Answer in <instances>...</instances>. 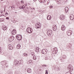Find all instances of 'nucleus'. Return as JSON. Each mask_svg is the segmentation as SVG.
Returning <instances> with one entry per match:
<instances>
[{"mask_svg": "<svg viewBox=\"0 0 74 74\" xmlns=\"http://www.w3.org/2000/svg\"><path fill=\"white\" fill-rule=\"evenodd\" d=\"M34 65H33V66H34Z\"/></svg>", "mask_w": 74, "mask_h": 74, "instance_id": "56", "label": "nucleus"}, {"mask_svg": "<svg viewBox=\"0 0 74 74\" xmlns=\"http://www.w3.org/2000/svg\"><path fill=\"white\" fill-rule=\"evenodd\" d=\"M45 60H47L49 59V58L47 57H45Z\"/></svg>", "mask_w": 74, "mask_h": 74, "instance_id": "36", "label": "nucleus"}, {"mask_svg": "<svg viewBox=\"0 0 74 74\" xmlns=\"http://www.w3.org/2000/svg\"><path fill=\"white\" fill-rule=\"evenodd\" d=\"M1 65L4 66V65H5L6 64H7V62L5 61H2L1 62Z\"/></svg>", "mask_w": 74, "mask_h": 74, "instance_id": "11", "label": "nucleus"}, {"mask_svg": "<svg viewBox=\"0 0 74 74\" xmlns=\"http://www.w3.org/2000/svg\"><path fill=\"white\" fill-rule=\"evenodd\" d=\"M8 48L10 50H12L13 49V46L11 44L8 45Z\"/></svg>", "mask_w": 74, "mask_h": 74, "instance_id": "7", "label": "nucleus"}, {"mask_svg": "<svg viewBox=\"0 0 74 74\" xmlns=\"http://www.w3.org/2000/svg\"><path fill=\"white\" fill-rule=\"evenodd\" d=\"M8 67V66H6V67Z\"/></svg>", "mask_w": 74, "mask_h": 74, "instance_id": "50", "label": "nucleus"}, {"mask_svg": "<svg viewBox=\"0 0 74 74\" xmlns=\"http://www.w3.org/2000/svg\"><path fill=\"white\" fill-rule=\"evenodd\" d=\"M66 58V57H65V58Z\"/></svg>", "mask_w": 74, "mask_h": 74, "instance_id": "52", "label": "nucleus"}, {"mask_svg": "<svg viewBox=\"0 0 74 74\" xmlns=\"http://www.w3.org/2000/svg\"><path fill=\"white\" fill-rule=\"evenodd\" d=\"M69 8H68L67 7H66L65 8V11L66 12V13H67V12H68V11H69Z\"/></svg>", "mask_w": 74, "mask_h": 74, "instance_id": "20", "label": "nucleus"}, {"mask_svg": "<svg viewBox=\"0 0 74 74\" xmlns=\"http://www.w3.org/2000/svg\"><path fill=\"white\" fill-rule=\"evenodd\" d=\"M32 10H35V9L34 8H32Z\"/></svg>", "mask_w": 74, "mask_h": 74, "instance_id": "45", "label": "nucleus"}, {"mask_svg": "<svg viewBox=\"0 0 74 74\" xmlns=\"http://www.w3.org/2000/svg\"><path fill=\"white\" fill-rule=\"evenodd\" d=\"M22 38V36L21 35H18L16 36V38H17L18 40H21Z\"/></svg>", "mask_w": 74, "mask_h": 74, "instance_id": "6", "label": "nucleus"}, {"mask_svg": "<svg viewBox=\"0 0 74 74\" xmlns=\"http://www.w3.org/2000/svg\"><path fill=\"white\" fill-rule=\"evenodd\" d=\"M58 50V49L57 48L55 47L54 48V50L55 51H56V50Z\"/></svg>", "mask_w": 74, "mask_h": 74, "instance_id": "37", "label": "nucleus"}, {"mask_svg": "<svg viewBox=\"0 0 74 74\" xmlns=\"http://www.w3.org/2000/svg\"><path fill=\"white\" fill-rule=\"evenodd\" d=\"M31 54L32 56H35V53L34 52H32L31 53Z\"/></svg>", "mask_w": 74, "mask_h": 74, "instance_id": "26", "label": "nucleus"}, {"mask_svg": "<svg viewBox=\"0 0 74 74\" xmlns=\"http://www.w3.org/2000/svg\"><path fill=\"white\" fill-rule=\"evenodd\" d=\"M1 1H3V0H1Z\"/></svg>", "mask_w": 74, "mask_h": 74, "instance_id": "53", "label": "nucleus"}, {"mask_svg": "<svg viewBox=\"0 0 74 74\" xmlns=\"http://www.w3.org/2000/svg\"><path fill=\"white\" fill-rule=\"evenodd\" d=\"M22 27L23 29H24V28H25V25H24V26L22 25Z\"/></svg>", "mask_w": 74, "mask_h": 74, "instance_id": "40", "label": "nucleus"}, {"mask_svg": "<svg viewBox=\"0 0 74 74\" xmlns=\"http://www.w3.org/2000/svg\"><path fill=\"white\" fill-rule=\"evenodd\" d=\"M56 69L57 70V71H60V68H59L58 67H56Z\"/></svg>", "mask_w": 74, "mask_h": 74, "instance_id": "28", "label": "nucleus"}, {"mask_svg": "<svg viewBox=\"0 0 74 74\" xmlns=\"http://www.w3.org/2000/svg\"><path fill=\"white\" fill-rule=\"evenodd\" d=\"M9 74H11V72H10V73H9Z\"/></svg>", "mask_w": 74, "mask_h": 74, "instance_id": "51", "label": "nucleus"}, {"mask_svg": "<svg viewBox=\"0 0 74 74\" xmlns=\"http://www.w3.org/2000/svg\"><path fill=\"white\" fill-rule=\"evenodd\" d=\"M36 28L37 29H39L41 27V24L40 23H37L36 24Z\"/></svg>", "mask_w": 74, "mask_h": 74, "instance_id": "3", "label": "nucleus"}, {"mask_svg": "<svg viewBox=\"0 0 74 74\" xmlns=\"http://www.w3.org/2000/svg\"><path fill=\"white\" fill-rule=\"evenodd\" d=\"M5 15H8V13H6L5 14Z\"/></svg>", "mask_w": 74, "mask_h": 74, "instance_id": "43", "label": "nucleus"}, {"mask_svg": "<svg viewBox=\"0 0 74 74\" xmlns=\"http://www.w3.org/2000/svg\"><path fill=\"white\" fill-rule=\"evenodd\" d=\"M70 18L71 21H74V16L73 14L70 15Z\"/></svg>", "mask_w": 74, "mask_h": 74, "instance_id": "15", "label": "nucleus"}, {"mask_svg": "<svg viewBox=\"0 0 74 74\" xmlns=\"http://www.w3.org/2000/svg\"><path fill=\"white\" fill-rule=\"evenodd\" d=\"M11 21L12 22H13V23H15V22H16L15 21V20H14H14H11Z\"/></svg>", "mask_w": 74, "mask_h": 74, "instance_id": "34", "label": "nucleus"}, {"mask_svg": "<svg viewBox=\"0 0 74 74\" xmlns=\"http://www.w3.org/2000/svg\"><path fill=\"white\" fill-rule=\"evenodd\" d=\"M6 19H9V17H7L6 18Z\"/></svg>", "mask_w": 74, "mask_h": 74, "instance_id": "47", "label": "nucleus"}, {"mask_svg": "<svg viewBox=\"0 0 74 74\" xmlns=\"http://www.w3.org/2000/svg\"><path fill=\"white\" fill-rule=\"evenodd\" d=\"M43 67H46V65H43Z\"/></svg>", "mask_w": 74, "mask_h": 74, "instance_id": "44", "label": "nucleus"}, {"mask_svg": "<svg viewBox=\"0 0 74 74\" xmlns=\"http://www.w3.org/2000/svg\"><path fill=\"white\" fill-rule=\"evenodd\" d=\"M53 54H55V53H57L58 52V51L57 50H53Z\"/></svg>", "mask_w": 74, "mask_h": 74, "instance_id": "23", "label": "nucleus"}, {"mask_svg": "<svg viewBox=\"0 0 74 74\" xmlns=\"http://www.w3.org/2000/svg\"><path fill=\"white\" fill-rule=\"evenodd\" d=\"M28 63H32V60H29L28 62Z\"/></svg>", "mask_w": 74, "mask_h": 74, "instance_id": "33", "label": "nucleus"}, {"mask_svg": "<svg viewBox=\"0 0 74 74\" xmlns=\"http://www.w3.org/2000/svg\"><path fill=\"white\" fill-rule=\"evenodd\" d=\"M68 69L71 72H72V71H73V66L71 65H69V66L68 67Z\"/></svg>", "mask_w": 74, "mask_h": 74, "instance_id": "1", "label": "nucleus"}, {"mask_svg": "<svg viewBox=\"0 0 74 74\" xmlns=\"http://www.w3.org/2000/svg\"><path fill=\"white\" fill-rule=\"evenodd\" d=\"M47 19L48 20H51V16L50 15H48L47 17Z\"/></svg>", "mask_w": 74, "mask_h": 74, "instance_id": "19", "label": "nucleus"}, {"mask_svg": "<svg viewBox=\"0 0 74 74\" xmlns=\"http://www.w3.org/2000/svg\"><path fill=\"white\" fill-rule=\"evenodd\" d=\"M21 48V45L18 44L17 45V49H20Z\"/></svg>", "mask_w": 74, "mask_h": 74, "instance_id": "21", "label": "nucleus"}, {"mask_svg": "<svg viewBox=\"0 0 74 74\" xmlns=\"http://www.w3.org/2000/svg\"><path fill=\"white\" fill-rule=\"evenodd\" d=\"M3 30H5L7 29V28H6V27L5 26H3Z\"/></svg>", "mask_w": 74, "mask_h": 74, "instance_id": "25", "label": "nucleus"}, {"mask_svg": "<svg viewBox=\"0 0 74 74\" xmlns=\"http://www.w3.org/2000/svg\"><path fill=\"white\" fill-rule=\"evenodd\" d=\"M18 60V64H21V63H22V60Z\"/></svg>", "mask_w": 74, "mask_h": 74, "instance_id": "29", "label": "nucleus"}, {"mask_svg": "<svg viewBox=\"0 0 74 74\" xmlns=\"http://www.w3.org/2000/svg\"><path fill=\"white\" fill-rule=\"evenodd\" d=\"M56 1L57 2L58 4H59V2H60V0H56Z\"/></svg>", "mask_w": 74, "mask_h": 74, "instance_id": "30", "label": "nucleus"}, {"mask_svg": "<svg viewBox=\"0 0 74 74\" xmlns=\"http://www.w3.org/2000/svg\"><path fill=\"white\" fill-rule=\"evenodd\" d=\"M3 68V66H2Z\"/></svg>", "mask_w": 74, "mask_h": 74, "instance_id": "55", "label": "nucleus"}, {"mask_svg": "<svg viewBox=\"0 0 74 74\" xmlns=\"http://www.w3.org/2000/svg\"><path fill=\"white\" fill-rule=\"evenodd\" d=\"M27 71L28 73H31L32 71V69L30 68H28L27 69Z\"/></svg>", "mask_w": 74, "mask_h": 74, "instance_id": "18", "label": "nucleus"}, {"mask_svg": "<svg viewBox=\"0 0 74 74\" xmlns=\"http://www.w3.org/2000/svg\"><path fill=\"white\" fill-rule=\"evenodd\" d=\"M60 18L61 20H64V16L63 15H62L60 16Z\"/></svg>", "mask_w": 74, "mask_h": 74, "instance_id": "17", "label": "nucleus"}, {"mask_svg": "<svg viewBox=\"0 0 74 74\" xmlns=\"http://www.w3.org/2000/svg\"><path fill=\"white\" fill-rule=\"evenodd\" d=\"M52 30H50L47 31V34L48 36H50L51 35V34H52Z\"/></svg>", "mask_w": 74, "mask_h": 74, "instance_id": "5", "label": "nucleus"}, {"mask_svg": "<svg viewBox=\"0 0 74 74\" xmlns=\"http://www.w3.org/2000/svg\"><path fill=\"white\" fill-rule=\"evenodd\" d=\"M52 28L53 30L55 31L57 29V26L55 25H53Z\"/></svg>", "mask_w": 74, "mask_h": 74, "instance_id": "10", "label": "nucleus"}, {"mask_svg": "<svg viewBox=\"0 0 74 74\" xmlns=\"http://www.w3.org/2000/svg\"><path fill=\"white\" fill-rule=\"evenodd\" d=\"M34 1H37V0H34Z\"/></svg>", "mask_w": 74, "mask_h": 74, "instance_id": "49", "label": "nucleus"}, {"mask_svg": "<svg viewBox=\"0 0 74 74\" xmlns=\"http://www.w3.org/2000/svg\"><path fill=\"white\" fill-rule=\"evenodd\" d=\"M4 21V19H3V18L0 19V22H3Z\"/></svg>", "mask_w": 74, "mask_h": 74, "instance_id": "32", "label": "nucleus"}, {"mask_svg": "<svg viewBox=\"0 0 74 74\" xmlns=\"http://www.w3.org/2000/svg\"><path fill=\"white\" fill-rule=\"evenodd\" d=\"M47 52H48V50L47 49H43L41 51V52L43 54H44L45 55L47 54Z\"/></svg>", "mask_w": 74, "mask_h": 74, "instance_id": "4", "label": "nucleus"}, {"mask_svg": "<svg viewBox=\"0 0 74 74\" xmlns=\"http://www.w3.org/2000/svg\"><path fill=\"white\" fill-rule=\"evenodd\" d=\"M25 7H26V5H24L20 6L19 8H20V9H23H23H24Z\"/></svg>", "mask_w": 74, "mask_h": 74, "instance_id": "16", "label": "nucleus"}, {"mask_svg": "<svg viewBox=\"0 0 74 74\" xmlns=\"http://www.w3.org/2000/svg\"><path fill=\"white\" fill-rule=\"evenodd\" d=\"M9 8H12L11 9V10H12V8H14V7H11V6H10V7H9Z\"/></svg>", "mask_w": 74, "mask_h": 74, "instance_id": "41", "label": "nucleus"}, {"mask_svg": "<svg viewBox=\"0 0 74 74\" xmlns=\"http://www.w3.org/2000/svg\"><path fill=\"white\" fill-rule=\"evenodd\" d=\"M15 13H16V12H15Z\"/></svg>", "mask_w": 74, "mask_h": 74, "instance_id": "54", "label": "nucleus"}, {"mask_svg": "<svg viewBox=\"0 0 74 74\" xmlns=\"http://www.w3.org/2000/svg\"><path fill=\"white\" fill-rule=\"evenodd\" d=\"M11 33L12 35L13 36L16 34V32L15 29H14L12 31Z\"/></svg>", "mask_w": 74, "mask_h": 74, "instance_id": "8", "label": "nucleus"}, {"mask_svg": "<svg viewBox=\"0 0 74 74\" xmlns=\"http://www.w3.org/2000/svg\"><path fill=\"white\" fill-rule=\"evenodd\" d=\"M36 52H38L39 51H40V49H39V48L38 47H36Z\"/></svg>", "mask_w": 74, "mask_h": 74, "instance_id": "22", "label": "nucleus"}, {"mask_svg": "<svg viewBox=\"0 0 74 74\" xmlns=\"http://www.w3.org/2000/svg\"><path fill=\"white\" fill-rule=\"evenodd\" d=\"M22 4H23L24 3L23 2V0H21V1L20 2Z\"/></svg>", "mask_w": 74, "mask_h": 74, "instance_id": "35", "label": "nucleus"}, {"mask_svg": "<svg viewBox=\"0 0 74 74\" xmlns=\"http://www.w3.org/2000/svg\"><path fill=\"white\" fill-rule=\"evenodd\" d=\"M53 6H52V5H51L50 6V8H53Z\"/></svg>", "mask_w": 74, "mask_h": 74, "instance_id": "42", "label": "nucleus"}, {"mask_svg": "<svg viewBox=\"0 0 74 74\" xmlns=\"http://www.w3.org/2000/svg\"><path fill=\"white\" fill-rule=\"evenodd\" d=\"M48 70H46L45 74H48Z\"/></svg>", "mask_w": 74, "mask_h": 74, "instance_id": "38", "label": "nucleus"}, {"mask_svg": "<svg viewBox=\"0 0 74 74\" xmlns=\"http://www.w3.org/2000/svg\"><path fill=\"white\" fill-rule=\"evenodd\" d=\"M23 56H25V57H26L27 56V54L26 53H23Z\"/></svg>", "mask_w": 74, "mask_h": 74, "instance_id": "24", "label": "nucleus"}, {"mask_svg": "<svg viewBox=\"0 0 74 74\" xmlns=\"http://www.w3.org/2000/svg\"><path fill=\"white\" fill-rule=\"evenodd\" d=\"M39 1L40 2V3H44V1H42V0H39Z\"/></svg>", "mask_w": 74, "mask_h": 74, "instance_id": "31", "label": "nucleus"}, {"mask_svg": "<svg viewBox=\"0 0 74 74\" xmlns=\"http://www.w3.org/2000/svg\"><path fill=\"white\" fill-rule=\"evenodd\" d=\"M5 9L4 10H3L4 12H5Z\"/></svg>", "mask_w": 74, "mask_h": 74, "instance_id": "48", "label": "nucleus"}, {"mask_svg": "<svg viewBox=\"0 0 74 74\" xmlns=\"http://www.w3.org/2000/svg\"><path fill=\"white\" fill-rule=\"evenodd\" d=\"M33 59L34 60H36L37 59V57L36 56H34L33 58Z\"/></svg>", "mask_w": 74, "mask_h": 74, "instance_id": "27", "label": "nucleus"}, {"mask_svg": "<svg viewBox=\"0 0 74 74\" xmlns=\"http://www.w3.org/2000/svg\"><path fill=\"white\" fill-rule=\"evenodd\" d=\"M67 34L69 36H71L72 34V31L71 30L68 31L67 32Z\"/></svg>", "mask_w": 74, "mask_h": 74, "instance_id": "12", "label": "nucleus"}, {"mask_svg": "<svg viewBox=\"0 0 74 74\" xmlns=\"http://www.w3.org/2000/svg\"><path fill=\"white\" fill-rule=\"evenodd\" d=\"M61 29L63 31L65 30H66V27H65V25H62Z\"/></svg>", "mask_w": 74, "mask_h": 74, "instance_id": "14", "label": "nucleus"}, {"mask_svg": "<svg viewBox=\"0 0 74 74\" xmlns=\"http://www.w3.org/2000/svg\"><path fill=\"white\" fill-rule=\"evenodd\" d=\"M27 31L29 33H32L33 32V30H32V29L31 28L28 27L27 29Z\"/></svg>", "mask_w": 74, "mask_h": 74, "instance_id": "2", "label": "nucleus"}, {"mask_svg": "<svg viewBox=\"0 0 74 74\" xmlns=\"http://www.w3.org/2000/svg\"><path fill=\"white\" fill-rule=\"evenodd\" d=\"M14 55L15 56H16V55H18V53H14Z\"/></svg>", "mask_w": 74, "mask_h": 74, "instance_id": "39", "label": "nucleus"}, {"mask_svg": "<svg viewBox=\"0 0 74 74\" xmlns=\"http://www.w3.org/2000/svg\"><path fill=\"white\" fill-rule=\"evenodd\" d=\"M19 61H18V60L17 59L15 60L14 61V64H15V66H16L19 64L18 63Z\"/></svg>", "mask_w": 74, "mask_h": 74, "instance_id": "13", "label": "nucleus"}, {"mask_svg": "<svg viewBox=\"0 0 74 74\" xmlns=\"http://www.w3.org/2000/svg\"><path fill=\"white\" fill-rule=\"evenodd\" d=\"M3 10H1V14H2V13H3Z\"/></svg>", "mask_w": 74, "mask_h": 74, "instance_id": "46", "label": "nucleus"}, {"mask_svg": "<svg viewBox=\"0 0 74 74\" xmlns=\"http://www.w3.org/2000/svg\"><path fill=\"white\" fill-rule=\"evenodd\" d=\"M14 40V37L13 36H11L9 39V41L10 42H12Z\"/></svg>", "mask_w": 74, "mask_h": 74, "instance_id": "9", "label": "nucleus"}]
</instances>
